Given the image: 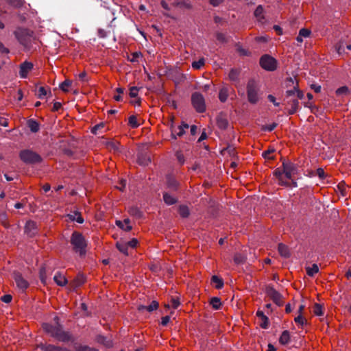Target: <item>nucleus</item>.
I'll list each match as a JSON object with an SVG mask.
<instances>
[{"label":"nucleus","mask_w":351,"mask_h":351,"mask_svg":"<svg viewBox=\"0 0 351 351\" xmlns=\"http://www.w3.org/2000/svg\"><path fill=\"white\" fill-rule=\"evenodd\" d=\"M42 328L47 334L58 341L62 343H74L75 341V338L73 334L69 331L64 330L63 326L60 324L57 323L56 325H53L49 323H43Z\"/></svg>","instance_id":"f257e3e1"},{"label":"nucleus","mask_w":351,"mask_h":351,"mask_svg":"<svg viewBox=\"0 0 351 351\" xmlns=\"http://www.w3.org/2000/svg\"><path fill=\"white\" fill-rule=\"evenodd\" d=\"M70 242L73 247V250L75 253L78 254L80 256H85L87 243L82 234L78 232H74L71 235Z\"/></svg>","instance_id":"f03ea898"},{"label":"nucleus","mask_w":351,"mask_h":351,"mask_svg":"<svg viewBox=\"0 0 351 351\" xmlns=\"http://www.w3.org/2000/svg\"><path fill=\"white\" fill-rule=\"evenodd\" d=\"M16 38L19 43L27 50L32 47V43L34 40V33L27 29L19 28L14 32Z\"/></svg>","instance_id":"7ed1b4c3"},{"label":"nucleus","mask_w":351,"mask_h":351,"mask_svg":"<svg viewBox=\"0 0 351 351\" xmlns=\"http://www.w3.org/2000/svg\"><path fill=\"white\" fill-rule=\"evenodd\" d=\"M247 100L252 104H256L260 99V88L257 82L251 79L247 84Z\"/></svg>","instance_id":"20e7f679"},{"label":"nucleus","mask_w":351,"mask_h":351,"mask_svg":"<svg viewBox=\"0 0 351 351\" xmlns=\"http://www.w3.org/2000/svg\"><path fill=\"white\" fill-rule=\"evenodd\" d=\"M19 157L23 162L29 165L40 163L43 161L42 157L38 154L29 149L21 150Z\"/></svg>","instance_id":"39448f33"},{"label":"nucleus","mask_w":351,"mask_h":351,"mask_svg":"<svg viewBox=\"0 0 351 351\" xmlns=\"http://www.w3.org/2000/svg\"><path fill=\"white\" fill-rule=\"evenodd\" d=\"M201 202L204 206L207 208L208 211L213 217H217L218 212H219L222 208L221 205H219L217 202H216L214 199L208 196L205 198H202Z\"/></svg>","instance_id":"423d86ee"},{"label":"nucleus","mask_w":351,"mask_h":351,"mask_svg":"<svg viewBox=\"0 0 351 351\" xmlns=\"http://www.w3.org/2000/svg\"><path fill=\"white\" fill-rule=\"evenodd\" d=\"M261 66L268 71H274L277 68V60L268 54H265L260 58Z\"/></svg>","instance_id":"0eeeda50"},{"label":"nucleus","mask_w":351,"mask_h":351,"mask_svg":"<svg viewBox=\"0 0 351 351\" xmlns=\"http://www.w3.org/2000/svg\"><path fill=\"white\" fill-rule=\"evenodd\" d=\"M282 168H283V172L286 178L289 180H292L293 176L298 174V165L289 160H283Z\"/></svg>","instance_id":"6e6552de"},{"label":"nucleus","mask_w":351,"mask_h":351,"mask_svg":"<svg viewBox=\"0 0 351 351\" xmlns=\"http://www.w3.org/2000/svg\"><path fill=\"white\" fill-rule=\"evenodd\" d=\"M265 293L278 306L283 305L284 301L282 295L273 287L267 286L265 289Z\"/></svg>","instance_id":"1a4fd4ad"},{"label":"nucleus","mask_w":351,"mask_h":351,"mask_svg":"<svg viewBox=\"0 0 351 351\" xmlns=\"http://www.w3.org/2000/svg\"><path fill=\"white\" fill-rule=\"evenodd\" d=\"M167 77L171 79L176 84H180L186 79L184 74L182 73L178 68H173L169 70L167 73Z\"/></svg>","instance_id":"9d476101"},{"label":"nucleus","mask_w":351,"mask_h":351,"mask_svg":"<svg viewBox=\"0 0 351 351\" xmlns=\"http://www.w3.org/2000/svg\"><path fill=\"white\" fill-rule=\"evenodd\" d=\"M13 278L19 289L25 291L29 287V282L23 277L22 274L18 271L13 273Z\"/></svg>","instance_id":"9b49d317"},{"label":"nucleus","mask_w":351,"mask_h":351,"mask_svg":"<svg viewBox=\"0 0 351 351\" xmlns=\"http://www.w3.org/2000/svg\"><path fill=\"white\" fill-rule=\"evenodd\" d=\"M37 347L43 351H72L71 350L64 346L43 343L38 344Z\"/></svg>","instance_id":"f8f14e48"},{"label":"nucleus","mask_w":351,"mask_h":351,"mask_svg":"<svg viewBox=\"0 0 351 351\" xmlns=\"http://www.w3.org/2000/svg\"><path fill=\"white\" fill-rule=\"evenodd\" d=\"M137 162L142 166H147L151 162L149 155L145 152H138L137 154Z\"/></svg>","instance_id":"ddd939ff"},{"label":"nucleus","mask_w":351,"mask_h":351,"mask_svg":"<svg viewBox=\"0 0 351 351\" xmlns=\"http://www.w3.org/2000/svg\"><path fill=\"white\" fill-rule=\"evenodd\" d=\"M36 228L35 221H26L25 232L29 237H33L36 233Z\"/></svg>","instance_id":"4468645a"},{"label":"nucleus","mask_w":351,"mask_h":351,"mask_svg":"<svg viewBox=\"0 0 351 351\" xmlns=\"http://www.w3.org/2000/svg\"><path fill=\"white\" fill-rule=\"evenodd\" d=\"M33 64L29 62H24L20 66V76L23 78H25L27 73L33 69Z\"/></svg>","instance_id":"2eb2a0df"},{"label":"nucleus","mask_w":351,"mask_h":351,"mask_svg":"<svg viewBox=\"0 0 351 351\" xmlns=\"http://www.w3.org/2000/svg\"><path fill=\"white\" fill-rule=\"evenodd\" d=\"M166 180L167 186L170 190L176 191L178 189L179 182L173 175H167L166 177Z\"/></svg>","instance_id":"dca6fc26"},{"label":"nucleus","mask_w":351,"mask_h":351,"mask_svg":"<svg viewBox=\"0 0 351 351\" xmlns=\"http://www.w3.org/2000/svg\"><path fill=\"white\" fill-rule=\"evenodd\" d=\"M158 307V302L156 300L152 301L149 305L145 306V305H139L138 306V311L140 312H143L145 311H147L148 312H152L155 310H156Z\"/></svg>","instance_id":"f3484780"},{"label":"nucleus","mask_w":351,"mask_h":351,"mask_svg":"<svg viewBox=\"0 0 351 351\" xmlns=\"http://www.w3.org/2000/svg\"><path fill=\"white\" fill-rule=\"evenodd\" d=\"M288 104L291 106V108L289 110L288 113L289 114H295L299 106V101L298 99H290L287 101Z\"/></svg>","instance_id":"a211bd4d"},{"label":"nucleus","mask_w":351,"mask_h":351,"mask_svg":"<svg viewBox=\"0 0 351 351\" xmlns=\"http://www.w3.org/2000/svg\"><path fill=\"white\" fill-rule=\"evenodd\" d=\"M256 316L262 321V323L260 324L261 327L264 329L267 328L269 326V319L264 313L261 311H258L256 312Z\"/></svg>","instance_id":"6ab92c4d"},{"label":"nucleus","mask_w":351,"mask_h":351,"mask_svg":"<svg viewBox=\"0 0 351 351\" xmlns=\"http://www.w3.org/2000/svg\"><path fill=\"white\" fill-rule=\"evenodd\" d=\"M53 280L58 285L61 286V287L66 285L67 283V280L65 278V276H64L59 272H58L55 274V276L53 277Z\"/></svg>","instance_id":"aec40b11"},{"label":"nucleus","mask_w":351,"mask_h":351,"mask_svg":"<svg viewBox=\"0 0 351 351\" xmlns=\"http://www.w3.org/2000/svg\"><path fill=\"white\" fill-rule=\"evenodd\" d=\"M163 200L167 205H173L177 202V198L168 192L163 193Z\"/></svg>","instance_id":"412c9836"},{"label":"nucleus","mask_w":351,"mask_h":351,"mask_svg":"<svg viewBox=\"0 0 351 351\" xmlns=\"http://www.w3.org/2000/svg\"><path fill=\"white\" fill-rule=\"evenodd\" d=\"M116 225L121 229L125 231H130L132 230V226L130 224L131 221H115Z\"/></svg>","instance_id":"4be33fe9"},{"label":"nucleus","mask_w":351,"mask_h":351,"mask_svg":"<svg viewBox=\"0 0 351 351\" xmlns=\"http://www.w3.org/2000/svg\"><path fill=\"white\" fill-rule=\"evenodd\" d=\"M217 125L219 128L225 130L228 128V121L226 117L222 115H219L217 117Z\"/></svg>","instance_id":"5701e85b"},{"label":"nucleus","mask_w":351,"mask_h":351,"mask_svg":"<svg viewBox=\"0 0 351 351\" xmlns=\"http://www.w3.org/2000/svg\"><path fill=\"white\" fill-rule=\"evenodd\" d=\"M278 250L280 256L285 258H289L290 256V252L289 247L283 243H279Z\"/></svg>","instance_id":"b1692460"},{"label":"nucleus","mask_w":351,"mask_h":351,"mask_svg":"<svg viewBox=\"0 0 351 351\" xmlns=\"http://www.w3.org/2000/svg\"><path fill=\"white\" fill-rule=\"evenodd\" d=\"M27 126L32 132L36 133L40 129L39 123L34 119H30L27 121Z\"/></svg>","instance_id":"393cba45"},{"label":"nucleus","mask_w":351,"mask_h":351,"mask_svg":"<svg viewBox=\"0 0 351 351\" xmlns=\"http://www.w3.org/2000/svg\"><path fill=\"white\" fill-rule=\"evenodd\" d=\"M290 341V333L288 330H284L279 338V342L282 345L287 344Z\"/></svg>","instance_id":"a878e982"},{"label":"nucleus","mask_w":351,"mask_h":351,"mask_svg":"<svg viewBox=\"0 0 351 351\" xmlns=\"http://www.w3.org/2000/svg\"><path fill=\"white\" fill-rule=\"evenodd\" d=\"M85 276L82 274H78L73 281V286L74 287H78L82 285L85 282Z\"/></svg>","instance_id":"bb28decb"},{"label":"nucleus","mask_w":351,"mask_h":351,"mask_svg":"<svg viewBox=\"0 0 351 351\" xmlns=\"http://www.w3.org/2000/svg\"><path fill=\"white\" fill-rule=\"evenodd\" d=\"M116 247L119 252L126 256L128 255V246L126 243L119 241L116 243Z\"/></svg>","instance_id":"cd10ccee"},{"label":"nucleus","mask_w":351,"mask_h":351,"mask_svg":"<svg viewBox=\"0 0 351 351\" xmlns=\"http://www.w3.org/2000/svg\"><path fill=\"white\" fill-rule=\"evenodd\" d=\"M211 282L214 285L215 287L219 289L223 287V280L217 276H213L211 278Z\"/></svg>","instance_id":"c85d7f7f"},{"label":"nucleus","mask_w":351,"mask_h":351,"mask_svg":"<svg viewBox=\"0 0 351 351\" xmlns=\"http://www.w3.org/2000/svg\"><path fill=\"white\" fill-rule=\"evenodd\" d=\"M306 271L308 276L313 277L319 272V267L317 264H313L311 267H306Z\"/></svg>","instance_id":"c756f323"},{"label":"nucleus","mask_w":351,"mask_h":351,"mask_svg":"<svg viewBox=\"0 0 351 351\" xmlns=\"http://www.w3.org/2000/svg\"><path fill=\"white\" fill-rule=\"evenodd\" d=\"M239 70L232 69L229 73V79L232 82H237L239 81Z\"/></svg>","instance_id":"7c9ffc66"},{"label":"nucleus","mask_w":351,"mask_h":351,"mask_svg":"<svg viewBox=\"0 0 351 351\" xmlns=\"http://www.w3.org/2000/svg\"><path fill=\"white\" fill-rule=\"evenodd\" d=\"M210 304L215 310L219 309L221 306V302L220 298L217 297H213L210 300Z\"/></svg>","instance_id":"2f4dec72"},{"label":"nucleus","mask_w":351,"mask_h":351,"mask_svg":"<svg viewBox=\"0 0 351 351\" xmlns=\"http://www.w3.org/2000/svg\"><path fill=\"white\" fill-rule=\"evenodd\" d=\"M178 213L182 217L186 218L189 215V209L188 206L185 205H181L178 208Z\"/></svg>","instance_id":"473e14b6"},{"label":"nucleus","mask_w":351,"mask_h":351,"mask_svg":"<svg viewBox=\"0 0 351 351\" xmlns=\"http://www.w3.org/2000/svg\"><path fill=\"white\" fill-rule=\"evenodd\" d=\"M39 277L41 282L44 285L47 283V272L45 266H42L39 271Z\"/></svg>","instance_id":"72a5a7b5"},{"label":"nucleus","mask_w":351,"mask_h":351,"mask_svg":"<svg viewBox=\"0 0 351 351\" xmlns=\"http://www.w3.org/2000/svg\"><path fill=\"white\" fill-rule=\"evenodd\" d=\"M313 311L315 315H322L324 314L322 305L318 303H315L313 307Z\"/></svg>","instance_id":"f704fd0d"},{"label":"nucleus","mask_w":351,"mask_h":351,"mask_svg":"<svg viewBox=\"0 0 351 351\" xmlns=\"http://www.w3.org/2000/svg\"><path fill=\"white\" fill-rule=\"evenodd\" d=\"M263 8L262 5H259L256 7L254 11V16L258 19L259 21H262V19H264L263 16Z\"/></svg>","instance_id":"c9c22d12"},{"label":"nucleus","mask_w":351,"mask_h":351,"mask_svg":"<svg viewBox=\"0 0 351 351\" xmlns=\"http://www.w3.org/2000/svg\"><path fill=\"white\" fill-rule=\"evenodd\" d=\"M246 258L241 254H235L234 256V262L237 265L243 264L245 262Z\"/></svg>","instance_id":"e433bc0d"},{"label":"nucleus","mask_w":351,"mask_h":351,"mask_svg":"<svg viewBox=\"0 0 351 351\" xmlns=\"http://www.w3.org/2000/svg\"><path fill=\"white\" fill-rule=\"evenodd\" d=\"M129 213L132 217L141 218L143 217L142 212L137 207H132L129 210Z\"/></svg>","instance_id":"4c0bfd02"},{"label":"nucleus","mask_w":351,"mask_h":351,"mask_svg":"<svg viewBox=\"0 0 351 351\" xmlns=\"http://www.w3.org/2000/svg\"><path fill=\"white\" fill-rule=\"evenodd\" d=\"M128 124L132 128H137L139 123L137 122V119L134 115H132L128 119Z\"/></svg>","instance_id":"58836bf2"},{"label":"nucleus","mask_w":351,"mask_h":351,"mask_svg":"<svg viewBox=\"0 0 351 351\" xmlns=\"http://www.w3.org/2000/svg\"><path fill=\"white\" fill-rule=\"evenodd\" d=\"M228 90L227 88H223L220 90L219 93V98L221 102H225L228 98Z\"/></svg>","instance_id":"ea45409f"},{"label":"nucleus","mask_w":351,"mask_h":351,"mask_svg":"<svg viewBox=\"0 0 351 351\" xmlns=\"http://www.w3.org/2000/svg\"><path fill=\"white\" fill-rule=\"evenodd\" d=\"M36 95L39 99H43L44 97L47 96V90L43 86H40L36 90Z\"/></svg>","instance_id":"a19ab883"},{"label":"nucleus","mask_w":351,"mask_h":351,"mask_svg":"<svg viewBox=\"0 0 351 351\" xmlns=\"http://www.w3.org/2000/svg\"><path fill=\"white\" fill-rule=\"evenodd\" d=\"M217 40L221 43H226L228 42V38L226 36L225 34L221 32H217L216 34Z\"/></svg>","instance_id":"79ce46f5"},{"label":"nucleus","mask_w":351,"mask_h":351,"mask_svg":"<svg viewBox=\"0 0 351 351\" xmlns=\"http://www.w3.org/2000/svg\"><path fill=\"white\" fill-rule=\"evenodd\" d=\"M206 110L204 99L203 96L199 93V113L204 112Z\"/></svg>","instance_id":"37998d69"},{"label":"nucleus","mask_w":351,"mask_h":351,"mask_svg":"<svg viewBox=\"0 0 351 351\" xmlns=\"http://www.w3.org/2000/svg\"><path fill=\"white\" fill-rule=\"evenodd\" d=\"M69 219H83L81 213L77 210H74L68 214Z\"/></svg>","instance_id":"c03bdc74"},{"label":"nucleus","mask_w":351,"mask_h":351,"mask_svg":"<svg viewBox=\"0 0 351 351\" xmlns=\"http://www.w3.org/2000/svg\"><path fill=\"white\" fill-rule=\"evenodd\" d=\"M178 130L179 131L178 132H176V131H174L173 130H171V136L173 139H176L177 136H182L184 134V128L182 126H179L178 128Z\"/></svg>","instance_id":"a18cd8bd"},{"label":"nucleus","mask_w":351,"mask_h":351,"mask_svg":"<svg viewBox=\"0 0 351 351\" xmlns=\"http://www.w3.org/2000/svg\"><path fill=\"white\" fill-rule=\"evenodd\" d=\"M72 81L70 80H65L63 82H62L60 85V89L64 92H67V87L71 86Z\"/></svg>","instance_id":"49530a36"},{"label":"nucleus","mask_w":351,"mask_h":351,"mask_svg":"<svg viewBox=\"0 0 351 351\" xmlns=\"http://www.w3.org/2000/svg\"><path fill=\"white\" fill-rule=\"evenodd\" d=\"M75 351H97L95 349L88 346L79 345L75 347Z\"/></svg>","instance_id":"de8ad7c7"},{"label":"nucleus","mask_w":351,"mask_h":351,"mask_svg":"<svg viewBox=\"0 0 351 351\" xmlns=\"http://www.w3.org/2000/svg\"><path fill=\"white\" fill-rule=\"evenodd\" d=\"M275 152V149H268V150H266V151H264L263 153H262V156L265 158V159H268V160H274V156H271V154H272L273 152Z\"/></svg>","instance_id":"09e8293b"},{"label":"nucleus","mask_w":351,"mask_h":351,"mask_svg":"<svg viewBox=\"0 0 351 351\" xmlns=\"http://www.w3.org/2000/svg\"><path fill=\"white\" fill-rule=\"evenodd\" d=\"M124 88H121V87H118L116 88V91L117 93H118L117 95H114V99L117 101H122V96H121V94H123L124 93Z\"/></svg>","instance_id":"8fccbe9b"},{"label":"nucleus","mask_w":351,"mask_h":351,"mask_svg":"<svg viewBox=\"0 0 351 351\" xmlns=\"http://www.w3.org/2000/svg\"><path fill=\"white\" fill-rule=\"evenodd\" d=\"M294 321L296 324H300L302 326L307 324V320L301 315H298L296 317H295Z\"/></svg>","instance_id":"3c124183"},{"label":"nucleus","mask_w":351,"mask_h":351,"mask_svg":"<svg viewBox=\"0 0 351 351\" xmlns=\"http://www.w3.org/2000/svg\"><path fill=\"white\" fill-rule=\"evenodd\" d=\"M139 88L136 86H132L130 88L129 95L130 97L135 98L138 96Z\"/></svg>","instance_id":"603ef678"},{"label":"nucleus","mask_w":351,"mask_h":351,"mask_svg":"<svg viewBox=\"0 0 351 351\" xmlns=\"http://www.w3.org/2000/svg\"><path fill=\"white\" fill-rule=\"evenodd\" d=\"M180 305V302L178 298H172L171 299V306L174 309L177 308L178 306ZM166 307L170 308V305L167 304L166 305Z\"/></svg>","instance_id":"864d4df0"},{"label":"nucleus","mask_w":351,"mask_h":351,"mask_svg":"<svg viewBox=\"0 0 351 351\" xmlns=\"http://www.w3.org/2000/svg\"><path fill=\"white\" fill-rule=\"evenodd\" d=\"M311 30L306 28H302L301 29H300L298 34L302 38H307L311 35Z\"/></svg>","instance_id":"5fc2aeb1"},{"label":"nucleus","mask_w":351,"mask_h":351,"mask_svg":"<svg viewBox=\"0 0 351 351\" xmlns=\"http://www.w3.org/2000/svg\"><path fill=\"white\" fill-rule=\"evenodd\" d=\"M337 189L342 196L346 195V184L344 182H341L337 185Z\"/></svg>","instance_id":"6e6d98bb"},{"label":"nucleus","mask_w":351,"mask_h":351,"mask_svg":"<svg viewBox=\"0 0 351 351\" xmlns=\"http://www.w3.org/2000/svg\"><path fill=\"white\" fill-rule=\"evenodd\" d=\"M108 147L110 149H113L114 151H119V143L115 141H111L108 143Z\"/></svg>","instance_id":"4d7b16f0"},{"label":"nucleus","mask_w":351,"mask_h":351,"mask_svg":"<svg viewBox=\"0 0 351 351\" xmlns=\"http://www.w3.org/2000/svg\"><path fill=\"white\" fill-rule=\"evenodd\" d=\"M191 101L194 108L197 111V92L192 94Z\"/></svg>","instance_id":"13d9d810"},{"label":"nucleus","mask_w":351,"mask_h":351,"mask_svg":"<svg viewBox=\"0 0 351 351\" xmlns=\"http://www.w3.org/2000/svg\"><path fill=\"white\" fill-rule=\"evenodd\" d=\"M284 174V172H283V168L281 169L280 167L279 168H277L274 171V175L276 177V178L278 180L282 178V175Z\"/></svg>","instance_id":"bf43d9fd"},{"label":"nucleus","mask_w":351,"mask_h":351,"mask_svg":"<svg viewBox=\"0 0 351 351\" xmlns=\"http://www.w3.org/2000/svg\"><path fill=\"white\" fill-rule=\"evenodd\" d=\"M349 92V89L347 86H341L340 88H339L337 90H336V93L337 95H342V94H346Z\"/></svg>","instance_id":"052dcab7"},{"label":"nucleus","mask_w":351,"mask_h":351,"mask_svg":"<svg viewBox=\"0 0 351 351\" xmlns=\"http://www.w3.org/2000/svg\"><path fill=\"white\" fill-rule=\"evenodd\" d=\"M315 174L321 179L324 180L326 178V175L322 168H318L316 171Z\"/></svg>","instance_id":"680f3d73"},{"label":"nucleus","mask_w":351,"mask_h":351,"mask_svg":"<svg viewBox=\"0 0 351 351\" xmlns=\"http://www.w3.org/2000/svg\"><path fill=\"white\" fill-rule=\"evenodd\" d=\"M298 89V88L297 86H293V89L288 90L286 91V96L287 97L294 96L296 94Z\"/></svg>","instance_id":"e2e57ef3"},{"label":"nucleus","mask_w":351,"mask_h":351,"mask_svg":"<svg viewBox=\"0 0 351 351\" xmlns=\"http://www.w3.org/2000/svg\"><path fill=\"white\" fill-rule=\"evenodd\" d=\"M8 2L14 7H20L23 5V0H8Z\"/></svg>","instance_id":"0e129e2a"},{"label":"nucleus","mask_w":351,"mask_h":351,"mask_svg":"<svg viewBox=\"0 0 351 351\" xmlns=\"http://www.w3.org/2000/svg\"><path fill=\"white\" fill-rule=\"evenodd\" d=\"M277 126V123H273L270 125H265L263 128V130L265 131L271 132L273 131Z\"/></svg>","instance_id":"69168bd1"},{"label":"nucleus","mask_w":351,"mask_h":351,"mask_svg":"<svg viewBox=\"0 0 351 351\" xmlns=\"http://www.w3.org/2000/svg\"><path fill=\"white\" fill-rule=\"evenodd\" d=\"M12 297L10 294H6L1 298V300L5 303H10L12 301Z\"/></svg>","instance_id":"338daca9"},{"label":"nucleus","mask_w":351,"mask_h":351,"mask_svg":"<svg viewBox=\"0 0 351 351\" xmlns=\"http://www.w3.org/2000/svg\"><path fill=\"white\" fill-rule=\"evenodd\" d=\"M128 247L134 248L138 244V240L136 239H132L130 241L126 243Z\"/></svg>","instance_id":"774afa93"}]
</instances>
